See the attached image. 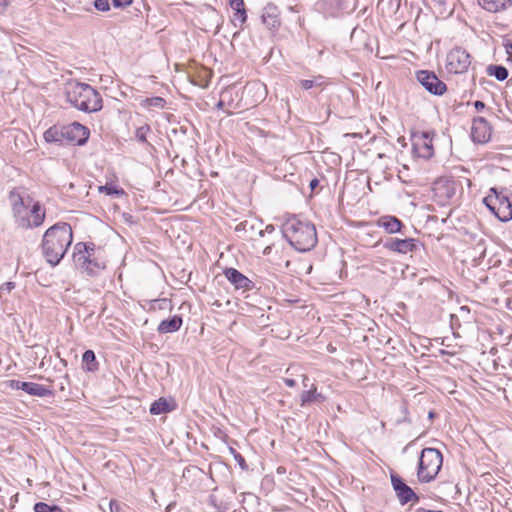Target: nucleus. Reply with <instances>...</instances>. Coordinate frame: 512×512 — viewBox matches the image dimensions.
<instances>
[{"mask_svg": "<svg viewBox=\"0 0 512 512\" xmlns=\"http://www.w3.org/2000/svg\"><path fill=\"white\" fill-rule=\"evenodd\" d=\"M283 237L299 252H308L318 241L316 228L309 221L300 220L296 216L286 219L281 227Z\"/></svg>", "mask_w": 512, "mask_h": 512, "instance_id": "f03ea898", "label": "nucleus"}, {"mask_svg": "<svg viewBox=\"0 0 512 512\" xmlns=\"http://www.w3.org/2000/svg\"><path fill=\"white\" fill-rule=\"evenodd\" d=\"M175 504L174 503H171L167 506L166 508V512H170L172 510V507L174 506Z\"/></svg>", "mask_w": 512, "mask_h": 512, "instance_id": "6e6d98bb", "label": "nucleus"}, {"mask_svg": "<svg viewBox=\"0 0 512 512\" xmlns=\"http://www.w3.org/2000/svg\"><path fill=\"white\" fill-rule=\"evenodd\" d=\"M109 509H110V512H121L122 505L119 501L112 499L109 502Z\"/></svg>", "mask_w": 512, "mask_h": 512, "instance_id": "a19ab883", "label": "nucleus"}, {"mask_svg": "<svg viewBox=\"0 0 512 512\" xmlns=\"http://www.w3.org/2000/svg\"><path fill=\"white\" fill-rule=\"evenodd\" d=\"M511 0H478L479 5L489 12H498L507 7Z\"/></svg>", "mask_w": 512, "mask_h": 512, "instance_id": "cd10ccee", "label": "nucleus"}, {"mask_svg": "<svg viewBox=\"0 0 512 512\" xmlns=\"http://www.w3.org/2000/svg\"><path fill=\"white\" fill-rule=\"evenodd\" d=\"M261 21L268 30L272 32L278 31L282 25L279 7L272 2L267 3L262 9Z\"/></svg>", "mask_w": 512, "mask_h": 512, "instance_id": "ddd939ff", "label": "nucleus"}, {"mask_svg": "<svg viewBox=\"0 0 512 512\" xmlns=\"http://www.w3.org/2000/svg\"><path fill=\"white\" fill-rule=\"evenodd\" d=\"M166 100L160 96H154L149 98H143L140 100L139 104L142 108L146 109H163L166 106Z\"/></svg>", "mask_w": 512, "mask_h": 512, "instance_id": "c85d7f7f", "label": "nucleus"}, {"mask_svg": "<svg viewBox=\"0 0 512 512\" xmlns=\"http://www.w3.org/2000/svg\"><path fill=\"white\" fill-rule=\"evenodd\" d=\"M103 252L93 242H78L73 247L72 259L78 269L94 276L106 267Z\"/></svg>", "mask_w": 512, "mask_h": 512, "instance_id": "20e7f679", "label": "nucleus"}, {"mask_svg": "<svg viewBox=\"0 0 512 512\" xmlns=\"http://www.w3.org/2000/svg\"><path fill=\"white\" fill-rule=\"evenodd\" d=\"M133 3V0H112V5L115 8H126Z\"/></svg>", "mask_w": 512, "mask_h": 512, "instance_id": "ea45409f", "label": "nucleus"}, {"mask_svg": "<svg viewBox=\"0 0 512 512\" xmlns=\"http://www.w3.org/2000/svg\"><path fill=\"white\" fill-rule=\"evenodd\" d=\"M152 309H166L169 307V309H171V301L169 299H166V298H162V299H155L153 302H152Z\"/></svg>", "mask_w": 512, "mask_h": 512, "instance_id": "e433bc0d", "label": "nucleus"}, {"mask_svg": "<svg viewBox=\"0 0 512 512\" xmlns=\"http://www.w3.org/2000/svg\"><path fill=\"white\" fill-rule=\"evenodd\" d=\"M300 405L301 407H305L310 405L311 403L317 402L322 403L325 401V396L321 393H318L316 387L312 385V388L309 390L302 391L300 395Z\"/></svg>", "mask_w": 512, "mask_h": 512, "instance_id": "b1692460", "label": "nucleus"}, {"mask_svg": "<svg viewBox=\"0 0 512 512\" xmlns=\"http://www.w3.org/2000/svg\"><path fill=\"white\" fill-rule=\"evenodd\" d=\"M443 464V455L436 448H424L419 457L417 478L420 483L433 481Z\"/></svg>", "mask_w": 512, "mask_h": 512, "instance_id": "423d86ee", "label": "nucleus"}, {"mask_svg": "<svg viewBox=\"0 0 512 512\" xmlns=\"http://www.w3.org/2000/svg\"><path fill=\"white\" fill-rule=\"evenodd\" d=\"M471 137L475 143L484 144L491 138V126L484 117L473 119L471 127Z\"/></svg>", "mask_w": 512, "mask_h": 512, "instance_id": "4468645a", "label": "nucleus"}, {"mask_svg": "<svg viewBox=\"0 0 512 512\" xmlns=\"http://www.w3.org/2000/svg\"><path fill=\"white\" fill-rule=\"evenodd\" d=\"M284 383L288 386V387H295L296 386V381L294 379H291V378H285L284 379Z\"/></svg>", "mask_w": 512, "mask_h": 512, "instance_id": "09e8293b", "label": "nucleus"}, {"mask_svg": "<svg viewBox=\"0 0 512 512\" xmlns=\"http://www.w3.org/2000/svg\"><path fill=\"white\" fill-rule=\"evenodd\" d=\"M30 224L33 227H39L43 224L45 219V211L42 209L39 202H35L30 209Z\"/></svg>", "mask_w": 512, "mask_h": 512, "instance_id": "a878e982", "label": "nucleus"}, {"mask_svg": "<svg viewBox=\"0 0 512 512\" xmlns=\"http://www.w3.org/2000/svg\"><path fill=\"white\" fill-rule=\"evenodd\" d=\"M44 140L48 143H57L65 145L64 127L54 125L47 129L43 134Z\"/></svg>", "mask_w": 512, "mask_h": 512, "instance_id": "5701e85b", "label": "nucleus"}, {"mask_svg": "<svg viewBox=\"0 0 512 512\" xmlns=\"http://www.w3.org/2000/svg\"><path fill=\"white\" fill-rule=\"evenodd\" d=\"M416 512H442L440 510H427L425 508H418Z\"/></svg>", "mask_w": 512, "mask_h": 512, "instance_id": "603ef678", "label": "nucleus"}, {"mask_svg": "<svg viewBox=\"0 0 512 512\" xmlns=\"http://www.w3.org/2000/svg\"><path fill=\"white\" fill-rule=\"evenodd\" d=\"M274 230H275L274 226H273L272 224H269V225H267V226L265 227V229H262V231H263V235H264L265 233H272V232H274Z\"/></svg>", "mask_w": 512, "mask_h": 512, "instance_id": "3c124183", "label": "nucleus"}, {"mask_svg": "<svg viewBox=\"0 0 512 512\" xmlns=\"http://www.w3.org/2000/svg\"><path fill=\"white\" fill-rule=\"evenodd\" d=\"M435 417H436V413H435L433 410H430V411L428 412V418H429V420H431V421H432Z\"/></svg>", "mask_w": 512, "mask_h": 512, "instance_id": "864d4df0", "label": "nucleus"}, {"mask_svg": "<svg viewBox=\"0 0 512 512\" xmlns=\"http://www.w3.org/2000/svg\"><path fill=\"white\" fill-rule=\"evenodd\" d=\"M172 409L173 407L170 406L169 402L165 398L161 397L151 404L150 413L152 415H159L170 412Z\"/></svg>", "mask_w": 512, "mask_h": 512, "instance_id": "c756f323", "label": "nucleus"}, {"mask_svg": "<svg viewBox=\"0 0 512 512\" xmlns=\"http://www.w3.org/2000/svg\"><path fill=\"white\" fill-rule=\"evenodd\" d=\"M401 412L403 414V417L402 418H398L396 420V424L411 423V419L409 417V412H408V407L405 404H403L401 406Z\"/></svg>", "mask_w": 512, "mask_h": 512, "instance_id": "58836bf2", "label": "nucleus"}, {"mask_svg": "<svg viewBox=\"0 0 512 512\" xmlns=\"http://www.w3.org/2000/svg\"><path fill=\"white\" fill-rule=\"evenodd\" d=\"M441 189L444 190V194L447 198H451L455 194V187H454L453 182L448 181L445 184H443L441 182H437L435 190H441Z\"/></svg>", "mask_w": 512, "mask_h": 512, "instance_id": "f704fd0d", "label": "nucleus"}, {"mask_svg": "<svg viewBox=\"0 0 512 512\" xmlns=\"http://www.w3.org/2000/svg\"><path fill=\"white\" fill-rule=\"evenodd\" d=\"M182 323V317L180 315H174L169 319L162 320L157 327V331L160 334L177 332L180 330Z\"/></svg>", "mask_w": 512, "mask_h": 512, "instance_id": "4be33fe9", "label": "nucleus"}, {"mask_svg": "<svg viewBox=\"0 0 512 512\" xmlns=\"http://www.w3.org/2000/svg\"><path fill=\"white\" fill-rule=\"evenodd\" d=\"M262 225V221L257 218L246 219L235 227V232L246 241L256 240L263 236Z\"/></svg>", "mask_w": 512, "mask_h": 512, "instance_id": "f8f14e48", "label": "nucleus"}, {"mask_svg": "<svg viewBox=\"0 0 512 512\" xmlns=\"http://www.w3.org/2000/svg\"><path fill=\"white\" fill-rule=\"evenodd\" d=\"M231 92V90L229 89H226L224 91H222L221 93V99L218 101V103L216 104V108L217 109H223L224 105H225V102H224V98L229 95Z\"/></svg>", "mask_w": 512, "mask_h": 512, "instance_id": "37998d69", "label": "nucleus"}, {"mask_svg": "<svg viewBox=\"0 0 512 512\" xmlns=\"http://www.w3.org/2000/svg\"><path fill=\"white\" fill-rule=\"evenodd\" d=\"M299 85L305 90H309L313 87H319L323 89L326 86V81L323 76L319 75L313 80L302 79L299 81Z\"/></svg>", "mask_w": 512, "mask_h": 512, "instance_id": "2f4dec72", "label": "nucleus"}, {"mask_svg": "<svg viewBox=\"0 0 512 512\" xmlns=\"http://www.w3.org/2000/svg\"><path fill=\"white\" fill-rule=\"evenodd\" d=\"M10 199L12 200V211L15 219V223L19 228L30 229V210L25 205L23 198L14 192L10 193Z\"/></svg>", "mask_w": 512, "mask_h": 512, "instance_id": "9d476101", "label": "nucleus"}, {"mask_svg": "<svg viewBox=\"0 0 512 512\" xmlns=\"http://www.w3.org/2000/svg\"><path fill=\"white\" fill-rule=\"evenodd\" d=\"M306 380H308V378L305 376L303 381L305 387L307 386V382H305Z\"/></svg>", "mask_w": 512, "mask_h": 512, "instance_id": "4d7b16f0", "label": "nucleus"}, {"mask_svg": "<svg viewBox=\"0 0 512 512\" xmlns=\"http://www.w3.org/2000/svg\"><path fill=\"white\" fill-rule=\"evenodd\" d=\"M270 250H271V247H270V246H267V247L264 249L263 253H264L265 255H267V254H269V253H270Z\"/></svg>", "mask_w": 512, "mask_h": 512, "instance_id": "5fc2aeb1", "label": "nucleus"}, {"mask_svg": "<svg viewBox=\"0 0 512 512\" xmlns=\"http://www.w3.org/2000/svg\"><path fill=\"white\" fill-rule=\"evenodd\" d=\"M12 387L17 389H21L32 396L38 397H50L53 396V391L46 388L45 386L33 383V382H22V381H12Z\"/></svg>", "mask_w": 512, "mask_h": 512, "instance_id": "f3484780", "label": "nucleus"}, {"mask_svg": "<svg viewBox=\"0 0 512 512\" xmlns=\"http://www.w3.org/2000/svg\"><path fill=\"white\" fill-rule=\"evenodd\" d=\"M8 5H9L8 0H0V14H3L6 12Z\"/></svg>", "mask_w": 512, "mask_h": 512, "instance_id": "a18cd8bd", "label": "nucleus"}, {"mask_svg": "<svg viewBox=\"0 0 512 512\" xmlns=\"http://www.w3.org/2000/svg\"><path fill=\"white\" fill-rule=\"evenodd\" d=\"M35 512H63L62 508L58 505H49L45 502H37L34 505Z\"/></svg>", "mask_w": 512, "mask_h": 512, "instance_id": "473e14b6", "label": "nucleus"}, {"mask_svg": "<svg viewBox=\"0 0 512 512\" xmlns=\"http://www.w3.org/2000/svg\"><path fill=\"white\" fill-rule=\"evenodd\" d=\"M414 153L421 158L430 159L434 154V149L431 139H429L427 133H423L413 142Z\"/></svg>", "mask_w": 512, "mask_h": 512, "instance_id": "a211bd4d", "label": "nucleus"}, {"mask_svg": "<svg viewBox=\"0 0 512 512\" xmlns=\"http://www.w3.org/2000/svg\"><path fill=\"white\" fill-rule=\"evenodd\" d=\"M63 127L65 145L82 146L87 142L90 131L86 126L78 122H73L69 125H63Z\"/></svg>", "mask_w": 512, "mask_h": 512, "instance_id": "9b49d317", "label": "nucleus"}, {"mask_svg": "<svg viewBox=\"0 0 512 512\" xmlns=\"http://www.w3.org/2000/svg\"><path fill=\"white\" fill-rule=\"evenodd\" d=\"M487 73L494 76L498 81L506 80L509 75L507 68L502 65H489Z\"/></svg>", "mask_w": 512, "mask_h": 512, "instance_id": "7c9ffc66", "label": "nucleus"}, {"mask_svg": "<svg viewBox=\"0 0 512 512\" xmlns=\"http://www.w3.org/2000/svg\"><path fill=\"white\" fill-rule=\"evenodd\" d=\"M229 452L235 459V461L240 466L241 470L246 471L248 470V465L246 463L245 458L233 447H229Z\"/></svg>", "mask_w": 512, "mask_h": 512, "instance_id": "c9c22d12", "label": "nucleus"}, {"mask_svg": "<svg viewBox=\"0 0 512 512\" xmlns=\"http://www.w3.org/2000/svg\"><path fill=\"white\" fill-rule=\"evenodd\" d=\"M73 243V231L70 224L57 222L43 234L41 251L44 259L51 266L58 265Z\"/></svg>", "mask_w": 512, "mask_h": 512, "instance_id": "f257e3e1", "label": "nucleus"}, {"mask_svg": "<svg viewBox=\"0 0 512 512\" xmlns=\"http://www.w3.org/2000/svg\"><path fill=\"white\" fill-rule=\"evenodd\" d=\"M474 107L477 111H482L486 106L484 102L477 100L474 102Z\"/></svg>", "mask_w": 512, "mask_h": 512, "instance_id": "49530a36", "label": "nucleus"}, {"mask_svg": "<svg viewBox=\"0 0 512 512\" xmlns=\"http://www.w3.org/2000/svg\"><path fill=\"white\" fill-rule=\"evenodd\" d=\"M14 288H15V283L14 282H5L4 284L1 285V290L2 291L10 292Z\"/></svg>", "mask_w": 512, "mask_h": 512, "instance_id": "c03bdc74", "label": "nucleus"}, {"mask_svg": "<svg viewBox=\"0 0 512 512\" xmlns=\"http://www.w3.org/2000/svg\"><path fill=\"white\" fill-rule=\"evenodd\" d=\"M416 79L430 94L441 96L447 91L446 84L432 71L419 70Z\"/></svg>", "mask_w": 512, "mask_h": 512, "instance_id": "1a4fd4ad", "label": "nucleus"}, {"mask_svg": "<svg viewBox=\"0 0 512 512\" xmlns=\"http://www.w3.org/2000/svg\"><path fill=\"white\" fill-rule=\"evenodd\" d=\"M470 64V54L461 47H456L447 54L446 68L449 73H464L465 71H467Z\"/></svg>", "mask_w": 512, "mask_h": 512, "instance_id": "6e6552de", "label": "nucleus"}, {"mask_svg": "<svg viewBox=\"0 0 512 512\" xmlns=\"http://www.w3.org/2000/svg\"><path fill=\"white\" fill-rule=\"evenodd\" d=\"M151 131V127L148 124L138 127L135 131V138L140 143L149 145L147 141V134Z\"/></svg>", "mask_w": 512, "mask_h": 512, "instance_id": "72a5a7b5", "label": "nucleus"}, {"mask_svg": "<svg viewBox=\"0 0 512 512\" xmlns=\"http://www.w3.org/2000/svg\"><path fill=\"white\" fill-rule=\"evenodd\" d=\"M223 274L236 290L242 289L243 291H250L255 287L252 280L235 268H225Z\"/></svg>", "mask_w": 512, "mask_h": 512, "instance_id": "dca6fc26", "label": "nucleus"}, {"mask_svg": "<svg viewBox=\"0 0 512 512\" xmlns=\"http://www.w3.org/2000/svg\"><path fill=\"white\" fill-rule=\"evenodd\" d=\"M67 101L83 112H97L102 109V97L91 85L70 81L65 86Z\"/></svg>", "mask_w": 512, "mask_h": 512, "instance_id": "7ed1b4c3", "label": "nucleus"}, {"mask_svg": "<svg viewBox=\"0 0 512 512\" xmlns=\"http://www.w3.org/2000/svg\"><path fill=\"white\" fill-rule=\"evenodd\" d=\"M243 95L245 97L252 95L254 99L247 102V104L255 106L264 100L266 95V86L260 82L247 83L244 87Z\"/></svg>", "mask_w": 512, "mask_h": 512, "instance_id": "6ab92c4d", "label": "nucleus"}, {"mask_svg": "<svg viewBox=\"0 0 512 512\" xmlns=\"http://www.w3.org/2000/svg\"><path fill=\"white\" fill-rule=\"evenodd\" d=\"M418 243L419 241L413 238H389L383 243V246L389 251L399 254H407L416 250Z\"/></svg>", "mask_w": 512, "mask_h": 512, "instance_id": "2eb2a0df", "label": "nucleus"}, {"mask_svg": "<svg viewBox=\"0 0 512 512\" xmlns=\"http://www.w3.org/2000/svg\"><path fill=\"white\" fill-rule=\"evenodd\" d=\"M390 480L395 495L402 506L408 503L414 504L419 502L420 497L415 493V491L410 486L406 484V482L401 476H399L395 472H391Z\"/></svg>", "mask_w": 512, "mask_h": 512, "instance_id": "0eeeda50", "label": "nucleus"}, {"mask_svg": "<svg viewBox=\"0 0 512 512\" xmlns=\"http://www.w3.org/2000/svg\"><path fill=\"white\" fill-rule=\"evenodd\" d=\"M82 368L88 372H95L99 369V363L92 350H86L82 355Z\"/></svg>", "mask_w": 512, "mask_h": 512, "instance_id": "bb28decb", "label": "nucleus"}, {"mask_svg": "<svg viewBox=\"0 0 512 512\" xmlns=\"http://www.w3.org/2000/svg\"><path fill=\"white\" fill-rule=\"evenodd\" d=\"M378 226L389 234L402 233V228L405 227L399 218L392 215L381 216L378 219Z\"/></svg>", "mask_w": 512, "mask_h": 512, "instance_id": "412c9836", "label": "nucleus"}, {"mask_svg": "<svg viewBox=\"0 0 512 512\" xmlns=\"http://www.w3.org/2000/svg\"><path fill=\"white\" fill-rule=\"evenodd\" d=\"M355 0H324L325 5L332 12H347L354 9Z\"/></svg>", "mask_w": 512, "mask_h": 512, "instance_id": "393cba45", "label": "nucleus"}, {"mask_svg": "<svg viewBox=\"0 0 512 512\" xmlns=\"http://www.w3.org/2000/svg\"><path fill=\"white\" fill-rule=\"evenodd\" d=\"M319 185V180L314 178L310 181L309 187L311 190H314Z\"/></svg>", "mask_w": 512, "mask_h": 512, "instance_id": "8fccbe9b", "label": "nucleus"}, {"mask_svg": "<svg viewBox=\"0 0 512 512\" xmlns=\"http://www.w3.org/2000/svg\"><path fill=\"white\" fill-rule=\"evenodd\" d=\"M100 192H105L107 195H113L117 193V189L115 186L112 185H104L99 187Z\"/></svg>", "mask_w": 512, "mask_h": 512, "instance_id": "79ce46f5", "label": "nucleus"}, {"mask_svg": "<svg viewBox=\"0 0 512 512\" xmlns=\"http://www.w3.org/2000/svg\"><path fill=\"white\" fill-rule=\"evenodd\" d=\"M483 203L501 222L512 220V191L508 188L491 187Z\"/></svg>", "mask_w": 512, "mask_h": 512, "instance_id": "39448f33", "label": "nucleus"}, {"mask_svg": "<svg viewBox=\"0 0 512 512\" xmlns=\"http://www.w3.org/2000/svg\"><path fill=\"white\" fill-rule=\"evenodd\" d=\"M230 7L234 11L231 19L235 27L243 29V25L247 21V12L245 9L244 0H229Z\"/></svg>", "mask_w": 512, "mask_h": 512, "instance_id": "aec40b11", "label": "nucleus"}, {"mask_svg": "<svg viewBox=\"0 0 512 512\" xmlns=\"http://www.w3.org/2000/svg\"><path fill=\"white\" fill-rule=\"evenodd\" d=\"M506 53L512 58V42H507L504 45Z\"/></svg>", "mask_w": 512, "mask_h": 512, "instance_id": "de8ad7c7", "label": "nucleus"}, {"mask_svg": "<svg viewBox=\"0 0 512 512\" xmlns=\"http://www.w3.org/2000/svg\"><path fill=\"white\" fill-rule=\"evenodd\" d=\"M110 0H93L94 7L101 12L110 10Z\"/></svg>", "mask_w": 512, "mask_h": 512, "instance_id": "4c0bfd02", "label": "nucleus"}]
</instances>
